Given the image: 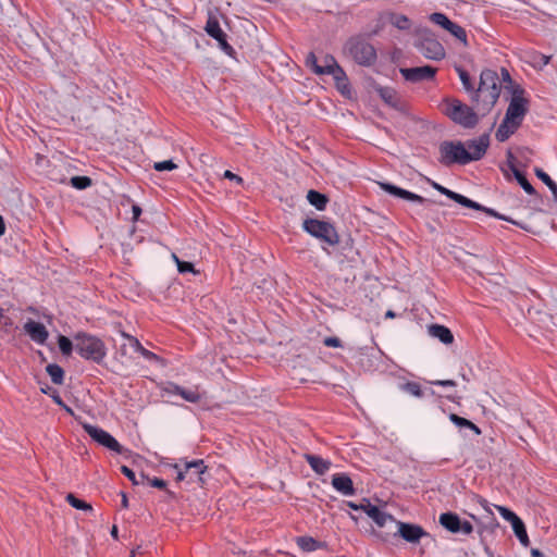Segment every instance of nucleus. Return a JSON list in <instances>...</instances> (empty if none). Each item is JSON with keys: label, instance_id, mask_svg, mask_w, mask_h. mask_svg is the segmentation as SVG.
<instances>
[{"label": "nucleus", "instance_id": "nucleus-1", "mask_svg": "<svg viewBox=\"0 0 557 557\" xmlns=\"http://www.w3.org/2000/svg\"><path fill=\"white\" fill-rule=\"evenodd\" d=\"M488 145L490 140L486 135L465 143L459 140H445L441 143L438 148V161L445 166L453 164L465 165L482 159L486 153Z\"/></svg>", "mask_w": 557, "mask_h": 557}, {"label": "nucleus", "instance_id": "nucleus-2", "mask_svg": "<svg viewBox=\"0 0 557 557\" xmlns=\"http://www.w3.org/2000/svg\"><path fill=\"white\" fill-rule=\"evenodd\" d=\"M500 79L496 71L486 69L481 72L480 84L471 102L482 115L487 114L496 104L500 95Z\"/></svg>", "mask_w": 557, "mask_h": 557}, {"label": "nucleus", "instance_id": "nucleus-3", "mask_svg": "<svg viewBox=\"0 0 557 557\" xmlns=\"http://www.w3.org/2000/svg\"><path fill=\"white\" fill-rule=\"evenodd\" d=\"M75 350L85 360L101 364L107 357L104 342L89 333L78 332L74 335Z\"/></svg>", "mask_w": 557, "mask_h": 557}, {"label": "nucleus", "instance_id": "nucleus-4", "mask_svg": "<svg viewBox=\"0 0 557 557\" xmlns=\"http://www.w3.org/2000/svg\"><path fill=\"white\" fill-rule=\"evenodd\" d=\"M442 111L451 121L466 128H472L479 122L478 113L458 99H445Z\"/></svg>", "mask_w": 557, "mask_h": 557}, {"label": "nucleus", "instance_id": "nucleus-5", "mask_svg": "<svg viewBox=\"0 0 557 557\" xmlns=\"http://www.w3.org/2000/svg\"><path fill=\"white\" fill-rule=\"evenodd\" d=\"M302 228L312 237L330 246H336L339 243V235L335 226L330 222L308 218L302 222Z\"/></svg>", "mask_w": 557, "mask_h": 557}, {"label": "nucleus", "instance_id": "nucleus-6", "mask_svg": "<svg viewBox=\"0 0 557 557\" xmlns=\"http://www.w3.org/2000/svg\"><path fill=\"white\" fill-rule=\"evenodd\" d=\"M345 52L358 64L369 66L376 60L374 47L366 39L355 37L345 45Z\"/></svg>", "mask_w": 557, "mask_h": 557}, {"label": "nucleus", "instance_id": "nucleus-7", "mask_svg": "<svg viewBox=\"0 0 557 557\" xmlns=\"http://www.w3.org/2000/svg\"><path fill=\"white\" fill-rule=\"evenodd\" d=\"M174 468L177 470L176 482L187 479L189 482H197L201 486L205 484L202 475L208 467L202 459L185 461L184 468H181L180 465L176 463Z\"/></svg>", "mask_w": 557, "mask_h": 557}, {"label": "nucleus", "instance_id": "nucleus-8", "mask_svg": "<svg viewBox=\"0 0 557 557\" xmlns=\"http://www.w3.org/2000/svg\"><path fill=\"white\" fill-rule=\"evenodd\" d=\"M307 62L312 64L314 73L319 75L329 74L332 75L336 82L346 81L344 70L337 64L335 58L330 54L323 58L322 65L317 63V59L313 53L308 55Z\"/></svg>", "mask_w": 557, "mask_h": 557}, {"label": "nucleus", "instance_id": "nucleus-9", "mask_svg": "<svg viewBox=\"0 0 557 557\" xmlns=\"http://www.w3.org/2000/svg\"><path fill=\"white\" fill-rule=\"evenodd\" d=\"M84 431L98 444L106 448L115 451L116 454H124L126 449L113 437L109 432L101 428L85 423L83 424Z\"/></svg>", "mask_w": 557, "mask_h": 557}, {"label": "nucleus", "instance_id": "nucleus-10", "mask_svg": "<svg viewBox=\"0 0 557 557\" xmlns=\"http://www.w3.org/2000/svg\"><path fill=\"white\" fill-rule=\"evenodd\" d=\"M524 90L520 87H516L512 91V97L507 108L505 116L508 120H515L522 124L523 117L528 112V99L523 96Z\"/></svg>", "mask_w": 557, "mask_h": 557}, {"label": "nucleus", "instance_id": "nucleus-11", "mask_svg": "<svg viewBox=\"0 0 557 557\" xmlns=\"http://www.w3.org/2000/svg\"><path fill=\"white\" fill-rule=\"evenodd\" d=\"M399 72L406 81L418 83L433 79L436 74V69L431 65H423L417 67H401Z\"/></svg>", "mask_w": 557, "mask_h": 557}, {"label": "nucleus", "instance_id": "nucleus-12", "mask_svg": "<svg viewBox=\"0 0 557 557\" xmlns=\"http://www.w3.org/2000/svg\"><path fill=\"white\" fill-rule=\"evenodd\" d=\"M418 50L428 59L442 60L445 57V49L440 41L433 37H425L416 44Z\"/></svg>", "mask_w": 557, "mask_h": 557}, {"label": "nucleus", "instance_id": "nucleus-13", "mask_svg": "<svg viewBox=\"0 0 557 557\" xmlns=\"http://www.w3.org/2000/svg\"><path fill=\"white\" fill-rule=\"evenodd\" d=\"M431 186L434 189H436L438 193H441L442 195L448 197L449 199L454 200L455 202H457L466 208H470V209H479L480 208V203L471 200L470 198H468L461 194L453 191V190L440 185L436 182H432Z\"/></svg>", "mask_w": 557, "mask_h": 557}, {"label": "nucleus", "instance_id": "nucleus-14", "mask_svg": "<svg viewBox=\"0 0 557 557\" xmlns=\"http://www.w3.org/2000/svg\"><path fill=\"white\" fill-rule=\"evenodd\" d=\"M398 532L409 543H417L422 536L426 535L422 527L406 522H398Z\"/></svg>", "mask_w": 557, "mask_h": 557}, {"label": "nucleus", "instance_id": "nucleus-15", "mask_svg": "<svg viewBox=\"0 0 557 557\" xmlns=\"http://www.w3.org/2000/svg\"><path fill=\"white\" fill-rule=\"evenodd\" d=\"M380 186L386 193H388L395 197L403 198L405 200L414 201L418 203H424L428 201L422 196L411 193L407 189L400 188L398 186H395L391 183H380Z\"/></svg>", "mask_w": 557, "mask_h": 557}, {"label": "nucleus", "instance_id": "nucleus-16", "mask_svg": "<svg viewBox=\"0 0 557 557\" xmlns=\"http://www.w3.org/2000/svg\"><path fill=\"white\" fill-rule=\"evenodd\" d=\"M367 504H361L362 510L380 527H384L388 521H394L393 516L381 510L377 506L372 505L364 499Z\"/></svg>", "mask_w": 557, "mask_h": 557}, {"label": "nucleus", "instance_id": "nucleus-17", "mask_svg": "<svg viewBox=\"0 0 557 557\" xmlns=\"http://www.w3.org/2000/svg\"><path fill=\"white\" fill-rule=\"evenodd\" d=\"M332 485L345 496H351L356 493L354 482L347 473H335L332 476Z\"/></svg>", "mask_w": 557, "mask_h": 557}, {"label": "nucleus", "instance_id": "nucleus-18", "mask_svg": "<svg viewBox=\"0 0 557 557\" xmlns=\"http://www.w3.org/2000/svg\"><path fill=\"white\" fill-rule=\"evenodd\" d=\"M166 391L170 394L180 395L184 400L188 403H199L201 400V394L198 391V387L195 388H184L177 384L170 383Z\"/></svg>", "mask_w": 557, "mask_h": 557}, {"label": "nucleus", "instance_id": "nucleus-19", "mask_svg": "<svg viewBox=\"0 0 557 557\" xmlns=\"http://www.w3.org/2000/svg\"><path fill=\"white\" fill-rule=\"evenodd\" d=\"M521 123L515 120H508L507 116L504 117L503 122L498 126L495 137L498 141H506L520 127Z\"/></svg>", "mask_w": 557, "mask_h": 557}, {"label": "nucleus", "instance_id": "nucleus-20", "mask_svg": "<svg viewBox=\"0 0 557 557\" xmlns=\"http://www.w3.org/2000/svg\"><path fill=\"white\" fill-rule=\"evenodd\" d=\"M25 331L38 344H45L49 335L44 324L34 321H28L25 324Z\"/></svg>", "mask_w": 557, "mask_h": 557}, {"label": "nucleus", "instance_id": "nucleus-21", "mask_svg": "<svg viewBox=\"0 0 557 557\" xmlns=\"http://www.w3.org/2000/svg\"><path fill=\"white\" fill-rule=\"evenodd\" d=\"M304 458L311 469L319 475L326 473L332 466L330 460L323 459L318 455L305 454Z\"/></svg>", "mask_w": 557, "mask_h": 557}, {"label": "nucleus", "instance_id": "nucleus-22", "mask_svg": "<svg viewBox=\"0 0 557 557\" xmlns=\"http://www.w3.org/2000/svg\"><path fill=\"white\" fill-rule=\"evenodd\" d=\"M513 159V156L511 152H508V163H509V169L511 170L515 178L517 180V182L519 183V185L522 187V189L528 194V195H534L535 194V189L534 187L530 184V182L527 180L525 175L519 171L517 169V166L515 165V163L511 161Z\"/></svg>", "mask_w": 557, "mask_h": 557}, {"label": "nucleus", "instance_id": "nucleus-23", "mask_svg": "<svg viewBox=\"0 0 557 557\" xmlns=\"http://www.w3.org/2000/svg\"><path fill=\"white\" fill-rule=\"evenodd\" d=\"M429 334L438 338L445 345H449L454 342V335L450 330L441 324L429 325Z\"/></svg>", "mask_w": 557, "mask_h": 557}, {"label": "nucleus", "instance_id": "nucleus-24", "mask_svg": "<svg viewBox=\"0 0 557 557\" xmlns=\"http://www.w3.org/2000/svg\"><path fill=\"white\" fill-rule=\"evenodd\" d=\"M376 92L379 94L381 99L389 107L398 108V106L400 104V98L398 96V92L394 88L381 86L376 88Z\"/></svg>", "mask_w": 557, "mask_h": 557}, {"label": "nucleus", "instance_id": "nucleus-25", "mask_svg": "<svg viewBox=\"0 0 557 557\" xmlns=\"http://www.w3.org/2000/svg\"><path fill=\"white\" fill-rule=\"evenodd\" d=\"M460 518L455 512H444L440 516V523L443 528L451 533L459 532Z\"/></svg>", "mask_w": 557, "mask_h": 557}, {"label": "nucleus", "instance_id": "nucleus-26", "mask_svg": "<svg viewBox=\"0 0 557 557\" xmlns=\"http://www.w3.org/2000/svg\"><path fill=\"white\" fill-rule=\"evenodd\" d=\"M307 199L309 203L315 207L318 210H324L329 202V199L324 194L313 189L308 191Z\"/></svg>", "mask_w": 557, "mask_h": 557}, {"label": "nucleus", "instance_id": "nucleus-27", "mask_svg": "<svg viewBox=\"0 0 557 557\" xmlns=\"http://www.w3.org/2000/svg\"><path fill=\"white\" fill-rule=\"evenodd\" d=\"M455 70L462 83L463 89L470 94V97L474 96L476 88H475L474 83L472 82L469 73L461 66H456Z\"/></svg>", "mask_w": 557, "mask_h": 557}, {"label": "nucleus", "instance_id": "nucleus-28", "mask_svg": "<svg viewBox=\"0 0 557 557\" xmlns=\"http://www.w3.org/2000/svg\"><path fill=\"white\" fill-rule=\"evenodd\" d=\"M205 29L208 33V35L214 38L215 40H220L222 39V37H226V34L222 30L220 23L215 18L210 17L207 21Z\"/></svg>", "mask_w": 557, "mask_h": 557}, {"label": "nucleus", "instance_id": "nucleus-29", "mask_svg": "<svg viewBox=\"0 0 557 557\" xmlns=\"http://www.w3.org/2000/svg\"><path fill=\"white\" fill-rule=\"evenodd\" d=\"M449 419L450 421L459 426V428H467V429H470L472 430L476 435H480L482 432H481V429L474 424L472 421L466 419V418H462V417H459L458 414L456 413H450L449 416Z\"/></svg>", "mask_w": 557, "mask_h": 557}, {"label": "nucleus", "instance_id": "nucleus-30", "mask_svg": "<svg viewBox=\"0 0 557 557\" xmlns=\"http://www.w3.org/2000/svg\"><path fill=\"white\" fill-rule=\"evenodd\" d=\"M46 371L54 384H62L64 380V370L57 363H50L46 367Z\"/></svg>", "mask_w": 557, "mask_h": 557}, {"label": "nucleus", "instance_id": "nucleus-31", "mask_svg": "<svg viewBox=\"0 0 557 557\" xmlns=\"http://www.w3.org/2000/svg\"><path fill=\"white\" fill-rule=\"evenodd\" d=\"M535 175L549 188L554 199L557 201V184L550 178V176L540 168H535Z\"/></svg>", "mask_w": 557, "mask_h": 557}, {"label": "nucleus", "instance_id": "nucleus-32", "mask_svg": "<svg viewBox=\"0 0 557 557\" xmlns=\"http://www.w3.org/2000/svg\"><path fill=\"white\" fill-rule=\"evenodd\" d=\"M388 21L393 26L401 30L409 29L411 25L410 20L403 14L391 13Z\"/></svg>", "mask_w": 557, "mask_h": 557}, {"label": "nucleus", "instance_id": "nucleus-33", "mask_svg": "<svg viewBox=\"0 0 557 557\" xmlns=\"http://www.w3.org/2000/svg\"><path fill=\"white\" fill-rule=\"evenodd\" d=\"M297 545L304 552H313L320 547V542L311 536H299L297 537Z\"/></svg>", "mask_w": 557, "mask_h": 557}, {"label": "nucleus", "instance_id": "nucleus-34", "mask_svg": "<svg viewBox=\"0 0 557 557\" xmlns=\"http://www.w3.org/2000/svg\"><path fill=\"white\" fill-rule=\"evenodd\" d=\"M66 502L72 506L74 507L75 509H78V510H84V511H92V506L91 504L83 500V499H79L77 498L74 494L72 493H69L65 497Z\"/></svg>", "mask_w": 557, "mask_h": 557}, {"label": "nucleus", "instance_id": "nucleus-35", "mask_svg": "<svg viewBox=\"0 0 557 557\" xmlns=\"http://www.w3.org/2000/svg\"><path fill=\"white\" fill-rule=\"evenodd\" d=\"M512 530L523 546H528L530 544L525 525L521 519L516 521V523L512 525Z\"/></svg>", "mask_w": 557, "mask_h": 557}, {"label": "nucleus", "instance_id": "nucleus-36", "mask_svg": "<svg viewBox=\"0 0 557 557\" xmlns=\"http://www.w3.org/2000/svg\"><path fill=\"white\" fill-rule=\"evenodd\" d=\"M430 21L438 26H441L442 28H444L445 30H448V28L450 26H453V23L444 13H440V12H435V13H432L430 16H429Z\"/></svg>", "mask_w": 557, "mask_h": 557}, {"label": "nucleus", "instance_id": "nucleus-37", "mask_svg": "<svg viewBox=\"0 0 557 557\" xmlns=\"http://www.w3.org/2000/svg\"><path fill=\"white\" fill-rule=\"evenodd\" d=\"M58 345L64 356H70L75 348V343L73 344V342L64 335H59Z\"/></svg>", "mask_w": 557, "mask_h": 557}, {"label": "nucleus", "instance_id": "nucleus-38", "mask_svg": "<svg viewBox=\"0 0 557 557\" xmlns=\"http://www.w3.org/2000/svg\"><path fill=\"white\" fill-rule=\"evenodd\" d=\"M141 478H143V479H146V480L149 482V484H150L151 486L157 487V488H160V490H165L166 494H168L171 498H175V494H174L172 491H170V490H168V488H166V485H168V484H166V482H165L164 480H162V479H160V478H153V479H150V478L146 476L144 473H141Z\"/></svg>", "mask_w": 557, "mask_h": 557}, {"label": "nucleus", "instance_id": "nucleus-39", "mask_svg": "<svg viewBox=\"0 0 557 557\" xmlns=\"http://www.w3.org/2000/svg\"><path fill=\"white\" fill-rule=\"evenodd\" d=\"M478 210L479 211H484L486 214H488V215H491L493 218H496L498 220L507 221L509 223H512L515 225H518V226L522 227V225L519 222L512 220L511 218H509L507 215L500 214L499 212L495 211L492 208H486V207H483L482 205H480V208Z\"/></svg>", "mask_w": 557, "mask_h": 557}, {"label": "nucleus", "instance_id": "nucleus-40", "mask_svg": "<svg viewBox=\"0 0 557 557\" xmlns=\"http://www.w3.org/2000/svg\"><path fill=\"white\" fill-rule=\"evenodd\" d=\"M172 258L175 261L180 273H187V272H191L194 274L198 273V271L195 270V267L193 263L187 262V261H182L175 253L172 255Z\"/></svg>", "mask_w": 557, "mask_h": 557}, {"label": "nucleus", "instance_id": "nucleus-41", "mask_svg": "<svg viewBox=\"0 0 557 557\" xmlns=\"http://www.w3.org/2000/svg\"><path fill=\"white\" fill-rule=\"evenodd\" d=\"M447 32L460 40L465 46L468 45L467 33L460 25L453 23V26H450Z\"/></svg>", "mask_w": 557, "mask_h": 557}, {"label": "nucleus", "instance_id": "nucleus-42", "mask_svg": "<svg viewBox=\"0 0 557 557\" xmlns=\"http://www.w3.org/2000/svg\"><path fill=\"white\" fill-rule=\"evenodd\" d=\"M403 389L416 397H422L423 391L421 388V385L417 382L409 381L403 385Z\"/></svg>", "mask_w": 557, "mask_h": 557}, {"label": "nucleus", "instance_id": "nucleus-43", "mask_svg": "<svg viewBox=\"0 0 557 557\" xmlns=\"http://www.w3.org/2000/svg\"><path fill=\"white\" fill-rule=\"evenodd\" d=\"M71 184L77 189H85L91 185V178L88 176H73Z\"/></svg>", "mask_w": 557, "mask_h": 557}, {"label": "nucleus", "instance_id": "nucleus-44", "mask_svg": "<svg viewBox=\"0 0 557 557\" xmlns=\"http://www.w3.org/2000/svg\"><path fill=\"white\" fill-rule=\"evenodd\" d=\"M497 509H498L499 513L502 515V517L505 520L509 521L511 523V525H513L516 523V521H518L520 519L513 511H511L510 509H508L506 507L497 506Z\"/></svg>", "mask_w": 557, "mask_h": 557}, {"label": "nucleus", "instance_id": "nucleus-45", "mask_svg": "<svg viewBox=\"0 0 557 557\" xmlns=\"http://www.w3.org/2000/svg\"><path fill=\"white\" fill-rule=\"evenodd\" d=\"M177 165L172 160L156 162L153 169L158 172L175 170Z\"/></svg>", "mask_w": 557, "mask_h": 557}, {"label": "nucleus", "instance_id": "nucleus-46", "mask_svg": "<svg viewBox=\"0 0 557 557\" xmlns=\"http://www.w3.org/2000/svg\"><path fill=\"white\" fill-rule=\"evenodd\" d=\"M121 335L126 338L131 346L138 352L139 349H143V345L140 344V342L138 341V338H136L135 336L133 335H129L127 333H125L124 331H120Z\"/></svg>", "mask_w": 557, "mask_h": 557}, {"label": "nucleus", "instance_id": "nucleus-47", "mask_svg": "<svg viewBox=\"0 0 557 557\" xmlns=\"http://www.w3.org/2000/svg\"><path fill=\"white\" fill-rule=\"evenodd\" d=\"M121 472L134 484V485H138L139 482L136 480V475H135V472L129 469L127 466H122L121 467Z\"/></svg>", "mask_w": 557, "mask_h": 557}, {"label": "nucleus", "instance_id": "nucleus-48", "mask_svg": "<svg viewBox=\"0 0 557 557\" xmlns=\"http://www.w3.org/2000/svg\"><path fill=\"white\" fill-rule=\"evenodd\" d=\"M323 344L326 347H334V348H338V347L343 346L342 341L338 337H335V336L325 337L323 339Z\"/></svg>", "mask_w": 557, "mask_h": 557}, {"label": "nucleus", "instance_id": "nucleus-49", "mask_svg": "<svg viewBox=\"0 0 557 557\" xmlns=\"http://www.w3.org/2000/svg\"><path fill=\"white\" fill-rule=\"evenodd\" d=\"M138 352L149 361H158L160 359V357L157 354L146 349L144 346L143 349L138 350Z\"/></svg>", "mask_w": 557, "mask_h": 557}, {"label": "nucleus", "instance_id": "nucleus-50", "mask_svg": "<svg viewBox=\"0 0 557 557\" xmlns=\"http://www.w3.org/2000/svg\"><path fill=\"white\" fill-rule=\"evenodd\" d=\"M473 531V525L468 521L463 520L459 523V532L463 534H471Z\"/></svg>", "mask_w": 557, "mask_h": 557}, {"label": "nucleus", "instance_id": "nucleus-51", "mask_svg": "<svg viewBox=\"0 0 557 557\" xmlns=\"http://www.w3.org/2000/svg\"><path fill=\"white\" fill-rule=\"evenodd\" d=\"M223 177H224V178H227V180H231V181H234V182H236L238 185H242V184L244 183V180H243L239 175H237V174L233 173V172H232V171H230V170H226V171L224 172Z\"/></svg>", "mask_w": 557, "mask_h": 557}, {"label": "nucleus", "instance_id": "nucleus-52", "mask_svg": "<svg viewBox=\"0 0 557 557\" xmlns=\"http://www.w3.org/2000/svg\"><path fill=\"white\" fill-rule=\"evenodd\" d=\"M219 42L220 48L227 54H231L233 52V48L231 45H228L226 37H222V39L216 40Z\"/></svg>", "mask_w": 557, "mask_h": 557}, {"label": "nucleus", "instance_id": "nucleus-53", "mask_svg": "<svg viewBox=\"0 0 557 557\" xmlns=\"http://www.w3.org/2000/svg\"><path fill=\"white\" fill-rule=\"evenodd\" d=\"M219 42L220 48L227 54H231L233 52V48L231 45H228L226 37H222V39L216 40Z\"/></svg>", "mask_w": 557, "mask_h": 557}, {"label": "nucleus", "instance_id": "nucleus-54", "mask_svg": "<svg viewBox=\"0 0 557 557\" xmlns=\"http://www.w3.org/2000/svg\"><path fill=\"white\" fill-rule=\"evenodd\" d=\"M433 384L440 386H456V382L454 380H438L433 382Z\"/></svg>", "mask_w": 557, "mask_h": 557}, {"label": "nucleus", "instance_id": "nucleus-55", "mask_svg": "<svg viewBox=\"0 0 557 557\" xmlns=\"http://www.w3.org/2000/svg\"><path fill=\"white\" fill-rule=\"evenodd\" d=\"M132 212H133V221H137L141 214V208L137 205H134L132 207Z\"/></svg>", "mask_w": 557, "mask_h": 557}, {"label": "nucleus", "instance_id": "nucleus-56", "mask_svg": "<svg viewBox=\"0 0 557 557\" xmlns=\"http://www.w3.org/2000/svg\"><path fill=\"white\" fill-rule=\"evenodd\" d=\"M502 79L505 83H511L510 74L507 69L502 67L500 69Z\"/></svg>", "mask_w": 557, "mask_h": 557}, {"label": "nucleus", "instance_id": "nucleus-57", "mask_svg": "<svg viewBox=\"0 0 557 557\" xmlns=\"http://www.w3.org/2000/svg\"><path fill=\"white\" fill-rule=\"evenodd\" d=\"M337 83V87L338 89L344 94L345 92V89L348 88V81H339V82H336Z\"/></svg>", "mask_w": 557, "mask_h": 557}, {"label": "nucleus", "instance_id": "nucleus-58", "mask_svg": "<svg viewBox=\"0 0 557 557\" xmlns=\"http://www.w3.org/2000/svg\"><path fill=\"white\" fill-rule=\"evenodd\" d=\"M53 400H54L58 405L63 406V407L66 409V411L72 412L71 408H69L67 406H65V405L63 404V401H62L61 397H60L58 394L53 396Z\"/></svg>", "mask_w": 557, "mask_h": 557}, {"label": "nucleus", "instance_id": "nucleus-59", "mask_svg": "<svg viewBox=\"0 0 557 557\" xmlns=\"http://www.w3.org/2000/svg\"><path fill=\"white\" fill-rule=\"evenodd\" d=\"M121 496H122V507L123 508H128V498H127V495L124 493V492H121Z\"/></svg>", "mask_w": 557, "mask_h": 557}, {"label": "nucleus", "instance_id": "nucleus-60", "mask_svg": "<svg viewBox=\"0 0 557 557\" xmlns=\"http://www.w3.org/2000/svg\"><path fill=\"white\" fill-rule=\"evenodd\" d=\"M531 555L533 557H544L543 553L540 549H537V548H532L531 549Z\"/></svg>", "mask_w": 557, "mask_h": 557}, {"label": "nucleus", "instance_id": "nucleus-61", "mask_svg": "<svg viewBox=\"0 0 557 557\" xmlns=\"http://www.w3.org/2000/svg\"><path fill=\"white\" fill-rule=\"evenodd\" d=\"M5 233V224L3 218L0 215V236Z\"/></svg>", "mask_w": 557, "mask_h": 557}, {"label": "nucleus", "instance_id": "nucleus-62", "mask_svg": "<svg viewBox=\"0 0 557 557\" xmlns=\"http://www.w3.org/2000/svg\"><path fill=\"white\" fill-rule=\"evenodd\" d=\"M540 58L542 60L543 65H547L550 61V57L545 55V54H541Z\"/></svg>", "mask_w": 557, "mask_h": 557}, {"label": "nucleus", "instance_id": "nucleus-63", "mask_svg": "<svg viewBox=\"0 0 557 557\" xmlns=\"http://www.w3.org/2000/svg\"><path fill=\"white\" fill-rule=\"evenodd\" d=\"M347 505H348V507H350V508H351V509H354V510L362 509V508H361V505H357V504H355V503H352V502H347Z\"/></svg>", "mask_w": 557, "mask_h": 557}, {"label": "nucleus", "instance_id": "nucleus-64", "mask_svg": "<svg viewBox=\"0 0 557 557\" xmlns=\"http://www.w3.org/2000/svg\"><path fill=\"white\" fill-rule=\"evenodd\" d=\"M111 535L113 539L117 540L119 539V535H117V527L116 525H113L112 529H111Z\"/></svg>", "mask_w": 557, "mask_h": 557}]
</instances>
